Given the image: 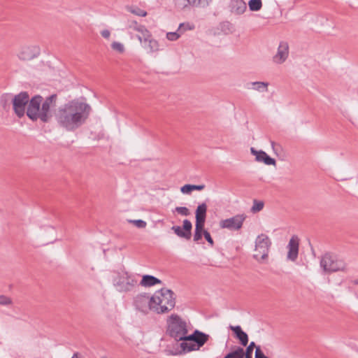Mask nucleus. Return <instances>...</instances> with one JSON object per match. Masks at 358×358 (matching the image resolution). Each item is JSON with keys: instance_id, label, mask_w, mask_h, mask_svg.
Instances as JSON below:
<instances>
[{"instance_id": "f257e3e1", "label": "nucleus", "mask_w": 358, "mask_h": 358, "mask_svg": "<svg viewBox=\"0 0 358 358\" xmlns=\"http://www.w3.org/2000/svg\"><path fill=\"white\" fill-rule=\"evenodd\" d=\"M90 111L91 107L88 103L73 99L58 108L55 120L64 130L74 131L86 122Z\"/></svg>"}, {"instance_id": "f03ea898", "label": "nucleus", "mask_w": 358, "mask_h": 358, "mask_svg": "<svg viewBox=\"0 0 358 358\" xmlns=\"http://www.w3.org/2000/svg\"><path fill=\"white\" fill-rule=\"evenodd\" d=\"M57 99V94H53L44 100L41 95H35L29 100L28 92H24V107L29 103L27 115L33 121L40 120L44 123L50 122L52 117L50 107L55 106Z\"/></svg>"}, {"instance_id": "7ed1b4c3", "label": "nucleus", "mask_w": 358, "mask_h": 358, "mask_svg": "<svg viewBox=\"0 0 358 358\" xmlns=\"http://www.w3.org/2000/svg\"><path fill=\"white\" fill-rule=\"evenodd\" d=\"M151 308L157 313H165L171 310L176 305L174 292L166 288L155 292L151 296Z\"/></svg>"}, {"instance_id": "20e7f679", "label": "nucleus", "mask_w": 358, "mask_h": 358, "mask_svg": "<svg viewBox=\"0 0 358 358\" xmlns=\"http://www.w3.org/2000/svg\"><path fill=\"white\" fill-rule=\"evenodd\" d=\"M167 334L176 341L185 342L187 338V324L179 315L172 314L167 320Z\"/></svg>"}, {"instance_id": "39448f33", "label": "nucleus", "mask_w": 358, "mask_h": 358, "mask_svg": "<svg viewBox=\"0 0 358 358\" xmlns=\"http://www.w3.org/2000/svg\"><path fill=\"white\" fill-rule=\"evenodd\" d=\"M209 338L208 334L196 329L192 334L187 336L185 342L178 344L180 349L175 355L198 350L208 341Z\"/></svg>"}, {"instance_id": "423d86ee", "label": "nucleus", "mask_w": 358, "mask_h": 358, "mask_svg": "<svg viewBox=\"0 0 358 358\" xmlns=\"http://www.w3.org/2000/svg\"><path fill=\"white\" fill-rule=\"evenodd\" d=\"M136 285L135 276L128 272L119 273L113 280V285L120 292L131 291Z\"/></svg>"}, {"instance_id": "0eeeda50", "label": "nucleus", "mask_w": 358, "mask_h": 358, "mask_svg": "<svg viewBox=\"0 0 358 358\" xmlns=\"http://www.w3.org/2000/svg\"><path fill=\"white\" fill-rule=\"evenodd\" d=\"M320 266L324 272L332 273L344 271L346 264L342 259H338L336 256L326 253L320 259Z\"/></svg>"}, {"instance_id": "6e6552de", "label": "nucleus", "mask_w": 358, "mask_h": 358, "mask_svg": "<svg viewBox=\"0 0 358 358\" xmlns=\"http://www.w3.org/2000/svg\"><path fill=\"white\" fill-rule=\"evenodd\" d=\"M271 245V242L268 236L264 234L259 235L255 241L254 259L259 262L266 259Z\"/></svg>"}, {"instance_id": "1a4fd4ad", "label": "nucleus", "mask_w": 358, "mask_h": 358, "mask_svg": "<svg viewBox=\"0 0 358 358\" xmlns=\"http://www.w3.org/2000/svg\"><path fill=\"white\" fill-rule=\"evenodd\" d=\"M0 103L5 110H8L10 108V103H12L15 113L19 117H22V92L15 96H13L11 94H3Z\"/></svg>"}, {"instance_id": "9d476101", "label": "nucleus", "mask_w": 358, "mask_h": 358, "mask_svg": "<svg viewBox=\"0 0 358 358\" xmlns=\"http://www.w3.org/2000/svg\"><path fill=\"white\" fill-rule=\"evenodd\" d=\"M212 0H173L174 7L178 10H185L192 7L206 8Z\"/></svg>"}, {"instance_id": "9b49d317", "label": "nucleus", "mask_w": 358, "mask_h": 358, "mask_svg": "<svg viewBox=\"0 0 358 358\" xmlns=\"http://www.w3.org/2000/svg\"><path fill=\"white\" fill-rule=\"evenodd\" d=\"M245 218L246 216L244 214H238L232 217L221 220L220 227L222 229L238 230L242 227Z\"/></svg>"}, {"instance_id": "f8f14e48", "label": "nucleus", "mask_w": 358, "mask_h": 358, "mask_svg": "<svg viewBox=\"0 0 358 358\" xmlns=\"http://www.w3.org/2000/svg\"><path fill=\"white\" fill-rule=\"evenodd\" d=\"M192 224L189 220H184L182 227L173 226L171 230L180 238L189 240L192 236Z\"/></svg>"}, {"instance_id": "ddd939ff", "label": "nucleus", "mask_w": 358, "mask_h": 358, "mask_svg": "<svg viewBox=\"0 0 358 358\" xmlns=\"http://www.w3.org/2000/svg\"><path fill=\"white\" fill-rule=\"evenodd\" d=\"M152 303L151 297L145 294L137 296L134 300V305L136 309L143 313H148L149 310H152Z\"/></svg>"}, {"instance_id": "4468645a", "label": "nucleus", "mask_w": 358, "mask_h": 358, "mask_svg": "<svg viewBox=\"0 0 358 358\" xmlns=\"http://www.w3.org/2000/svg\"><path fill=\"white\" fill-rule=\"evenodd\" d=\"M299 238L297 236H293L287 245V259L295 262L299 255Z\"/></svg>"}, {"instance_id": "2eb2a0df", "label": "nucleus", "mask_w": 358, "mask_h": 358, "mask_svg": "<svg viewBox=\"0 0 358 358\" xmlns=\"http://www.w3.org/2000/svg\"><path fill=\"white\" fill-rule=\"evenodd\" d=\"M289 55V45L285 41H281L278 48L277 53L273 57V62L277 64L283 63Z\"/></svg>"}, {"instance_id": "dca6fc26", "label": "nucleus", "mask_w": 358, "mask_h": 358, "mask_svg": "<svg viewBox=\"0 0 358 358\" xmlns=\"http://www.w3.org/2000/svg\"><path fill=\"white\" fill-rule=\"evenodd\" d=\"M250 152L253 155L255 156L256 161L264 162L266 165H275V160L268 156L264 151H257L254 148H251Z\"/></svg>"}, {"instance_id": "f3484780", "label": "nucleus", "mask_w": 358, "mask_h": 358, "mask_svg": "<svg viewBox=\"0 0 358 358\" xmlns=\"http://www.w3.org/2000/svg\"><path fill=\"white\" fill-rule=\"evenodd\" d=\"M230 10L236 15L243 14L247 9V6L243 0H231Z\"/></svg>"}, {"instance_id": "a211bd4d", "label": "nucleus", "mask_w": 358, "mask_h": 358, "mask_svg": "<svg viewBox=\"0 0 358 358\" xmlns=\"http://www.w3.org/2000/svg\"><path fill=\"white\" fill-rule=\"evenodd\" d=\"M229 329L234 331L235 336L239 340L240 343L243 346H246L248 343V336L243 331L241 326H229Z\"/></svg>"}, {"instance_id": "6ab92c4d", "label": "nucleus", "mask_w": 358, "mask_h": 358, "mask_svg": "<svg viewBox=\"0 0 358 358\" xmlns=\"http://www.w3.org/2000/svg\"><path fill=\"white\" fill-rule=\"evenodd\" d=\"M205 222L206 220H196L194 241L199 242L202 238L203 234L206 231L204 229Z\"/></svg>"}, {"instance_id": "aec40b11", "label": "nucleus", "mask_w": 358, "mask_h": 358, "mask_svg": "<svg viewBox=\"0 0 358 358\" xmlns=\"http://www.w3.org/2000/svg\"><path fill=\"white\" fill-rule=\"evenodd\" d=\"M40 54V48L36 45L29 46L24 50V60H31Z\"/></svg>"}, {"instance_id": "412c9836", "label": "nucleus", "mask_w": 358, "mask_h": 358, "mask_svg": "<svg viewBox=\"0 0 358 358\" xmlns=\"http://www.w3.org/2000/svg\"><path fill=\"white\" fill-rule=\"evenodd\" d=\"M162 280L158 279L157 278L150 275H144L142 278V280L140 282L141 285L144 287H151L157 284H161Z\"/></svg>"}, {"instance_id": "4be33fe9", "label": "nucleus", "mask_w": 358, "mask_h": 358, "mask_svg": "<svg viewBox=\"0 0 358 358\" xmlns=\"http://www.w3.org/2000/svg\"><path fill=\"white\" fill-rule=\"evenodd\" d=\"M207 212V205L203 203L199 205L195 211L196 220H206Z\"/></svg>"}, {"instance_id": "5701e85b", "label": "nucleus", "mask_w": 358, "mask_h": 358, "mask_svg": "<svg viewBox=\"0 0 358 358\" xmlns=\"http://www.w3.org/2000/svg\"><path fill=\"white\" fill-rule=\"evenodd\" d=\"M142 45L149 52H154L159 50L158 42L152 38L148 41L146 44Z\"/></svg>"}, {"instance_id": "b1692460", "label": "nucleus", "mask_w": 358, "mask_h": 358, "mask_svg": "<svg viewBox=\"0 0 358 358\" xmlns=\"http://www.w3.org/2000/svg\"><path fill=\"white\" fill-rule=\"evenodd\" d=\"M137 35V38L142 44H146L148 41L152 38L150 32L145 27Z\"/></svg>"}, {"instance_id": "393cba45", "label": "nucleus", "mask_w": 358, "mask_h": 358, "mask_svg": "<svg viewBox=\"0 0 358 358\" xmlns=\"http://www.w3.org/2000/svg\"><path fill=\"white\" fill-rule=\"evenodd\" d=\"M252 86V89L260 92H267L268 83L266 82H252L250 83Z\"/></svg>"}, {"instance_id": "a878e982", "label": "nucleus", "mask_w": 358, "mask_h": 358, "mask_svg": "<svg viewBox=\"0 0 358 358\" xmlns=\"http://www.w3.org/2000/svg\"><path fill=\"white\" fill-rule=\"evenodd\" d=\"M127 10L136 15L137 16L145 17L147 15V12L138 6H129L126 7Z\"/></svg>"}, {"instance_id": "bb28decb", "label": "nucleus", "mask_w": 358, "mask_h": 358, "mask_svg": "<svg viewBox=\"0 0 358 358\" xmlns=\"http://www.w3.org/2000/svg\"><path fill=\"white\" fill-rule=\"evenodd\" d=\"M224 358H244V350L238 347L234 351L227 354Z\"/></svg>"}, {"instance_id": "cd10ccee", "label": "nucleus", "mask_w": 358, "mask_h": 358, "mask_svg": "<svg viewBox=\"0 0 358 358\" xmlns=\"http://www.w3.org/2000/svg\"><path fill=\"white\" fill-rule=\"evenodd\" d=\"M248 6L251 11H258L262 7V0H250Z\"/></svg>"}, {"instance_id": "c85d7f7f", "label": "nucleus", "mask_w": 358, "mask_h": 358, "mask_svg": "<svg viewBox=\"0 0 358 358\" xmlns=\"http://www.w3.org/2000/svg\"><path fill=\"white\" fill-rule=\"evenodd\" d=\"M264 203L263 201H257V200H254L253 201V205L251 208V211L252 213H257V212H259L260 210H262L264 208Z\"/></svg>"}, {"instance_id": "c756f323", "label": "nucleus", "mask_w": 358, "mask_h": 358, "mask_svg": "<svg viewBox=\"0 0 358 358\" xmlns=\"http://www.w3.org/2000/svg\"><path fill=\"white\" fill-rule=\"evenodd\" d=\"M128 27L131 29L138 31V33L142 31L145 27L144 25L138 24L136 21L132 20L128 22Z\"/></svg>"}, {"instance_id": "7c9ffc66", "label": "nucleus", "mask_w": 358, "mask_h": 358, "mask_svg": "<svg viewBox=\"0 0 358 358\" xmlns=\"http://www.w3.org/2000/svg\"><path fill=\"white\" fill-rule=\"evenodd\" d=\"M194 29V25L189 22H183L180 24L178 31H184L186 30H192Z\"/></svg>"}, {"instance_id": "2f4dec72", "label": "nucleus", "mask_w": 358, "mask_h": 358, "mask_svg": "<svg viewBox=\"0 0 358 358\" xmlns=\"http://www.w3.org/2000/svg\"><path fill=\"white\" fill-rule=\"evenodd\" d=\"M175 210L180 215L182 216H188L190 215V211L187 207H176Z\"/></svg>"}, {"instance_id": "473e14b6", "label": "nucleus", "mask_w": 358, "mask_h": 358, "mask_svg": "<svg viewBox=\"0 0 358 358\" xmlns=\"http://www.w3.org/2000/svg\"><path fill=\"white\" fill-rule=\"evenodd\" d=\"M256 345L255 342H251L249 345L246 348L245 352H244V356L252 357V352L254 348L256 349Z\"/></svg>"}, {"instance_id": "72a5a7b5", "label": "nucleus", "mask_w": 358, "mask_h": 358, "mask_svg": "<svg viewBox=\"0 0 358 358\" xmlns=\"http://www.w3.org/2000/svg\"><path fill=\"white\" fill-rule=\"evenodd\" d=\"M111 47L114 50H116L120 53L123 52L124 50V47L123 44H122L120 42H116V41L113 42L111 44Z\"/></svg>"}, {"instance_id": "f704fd0d", "label": "nucleus", "mask_w": 358, "mask_h": 358, "mask_svg": "<svg viewBox=\"0 0 358 358\" xmlns=\"http://www.w3.org/2000/svg\"><path fill=\"white\" fill-rule=\"evenodd\" d=\"M179 31L176 32H169L166 34V38L168 40L174 41H176L180 37Z\"/></svg>"}, {"instance_id": "c9c22d12", "label": "nucleus", "mask_w": 358, "mask_h": 358, "mask_svg": "<svg viewBox=\"0 0 358 358\" xmlns=\"http://www.w3.org/2000/svg\"><path fill=\"white\" fill-rule=\"evenodd\" d=\"M130 222L134 223L136 227L140 228V229L145 228L147 225L146 222H145L142 220H131Z\"/></svg>"}, {"instance_id": "e433bc0d", "label": "nucleus", "mask_w": 358, "mask_h": 358, "mask_svg": "<svg viewBox=\"0 0 358 358\" xmlns=\"http://www.w3.org/2000/svg\"><path fill=\"white\" fill-rule=\"evenodd\" d=\"M180 192L182 194H190L192 192V185L187 184V185H183L180 188Z\"/></svg>"}, {"instance_id": "4c0bfd02", "label": "nucleus", "mask_w": 358, "mask_h": 358, "mask_svg": "<svg viewBox=\"0 0 358 358\" xmlns=\"http://www.w3.org/2000/svg\"><path fill=\"white\" fill-rule=\"evenodd\" d=\"M255 358H268L262 351L259 346L256 347Z\"/></svg>"}, {"instance_id": "58836bf2", "label": "nucleus", "mask_w": 358, "mask_h": 358, "mask_svg": "<svg viewBox=\"0 0 358 358\" xmlns=\"http://www.w3.org/2000/svg\"><path fill=\"white\" fill-rule=\"evenodd\" d=\"M203 235L204 238H206V240L207 241V242L209 243V245L210 246H213L214 241H213L210 233L208 231H205L204 234H203Z\"/></svg>"}, {"instance_id": "ea45409f", "label": "nucleus", "mask_w": 358, "mask_h": 358, "mask_svg": "<svg viewBox=\"0 0 358 358\" xmlns=\"http://www.w3.org/2000/svg\"><path fill=\"white\" fill-rule=\"evenodd\" d=\"M10 303L9 298L4 295H0V305H7Z\"/></svg>"}, {"instance_id": "a19ab883", "label": "nucleus", "mask_w": 358, "mask_h": 358, "mask_svg": "<svg viewBox=\"0 0 358 358\" xmlns=\"http://www.w3.org/2000/svg\"><path fill=\"white\" fill-rule=\"evenodd\" d=\"M192 191L194 190H202L205 188V185H192Z\"/></svg>"}, {"instance_id": "79ce46f5", "label": "nucleus", "mask_w": 358, "mask_h": 358, "mask_svg": "<svg viewBox=\"0 0 358 358\" xmlns=\"http://www.w3.org/2000/svg\"><path fill=\"white\" fill-rule=\"evenodd\" d=\"M101 36L105 38H108L110 36V32L108 29H104L101 32Z\"/></svg>"}, {"instance_id": "37998d69", "label": "nucleus", "mask_w": 358, "mask_h": 358, "mask_svg": "<svg viewBox=\"0 0 358 358\" xmlns=\"http://www.w3.org/2000/svg\"><path fill=\"white\" fill-rule=\"evenodd\" d=\"M71 358H80V354L78 352H75Z\"/></svg>"}, {"instance_id": "c03bdc74", "label": "nucleus", "mask_w": 358, "mask_h": 358, "mask_svg": "<svg viewBox=\"0 0 358 358\" xmlns=\"http://www.w3.org/2000/svg\"><path fill=\"white\" fill-rule=\"evenodd\" d=\"M351 283L352 285H358V279H356V280H353L351 281Z\"/></svg>"}, {"instance_id": "a18cd8bd", "label": "nucleus", "mask_w": 358, "mask_h": 358, "mask_svg": "<svg viewBox=\"0 0 358 358\" xmlns=\"http://www.w3.org/2000/svg\"><path fill=\"white\" fill-rule=\"evenodd\" d=\"M271 146H272L273 149H274V146H275V143L273 141H271Z\"/></svg>"}, {"instance_id": "49530a36", "label": "nucleus", "mask_w": 358, "mask_h": 358, "mask_svg": "<svg viewBox=\"0 0 358 358\" xmlns=\"http://www.w3.org/2000/svg\"><path fill=\"white\" fill-rule=\"evenodd\" d=\"M245 358H252V357H250V356H245Z\"/></svg>"}]
</instances>
